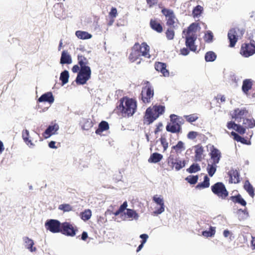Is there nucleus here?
Listing matches in <instances>:
<instances>
[{"mask_svg":"<svg viewBox=\"0 0 255 255\" xmlns=\"http://www.w3.org/2000/svg\"><path fill=\"white\" fill-rule=\"evenodd\" d=\"M213 193L222 199H225L229 194L225 185L222 182H217L211 186Z\"/></svg>","mask_w":255,"mask_h":255,"instance_id":"nucleus-6","label":"nucleus"},{"mask_svg":"<svg viewBox=\"0 0 255 255\" xmlns=\"http://www.w3.org/2000/svg\"><path fill=\"white\" fill-rule=\"evenodd\" d=\"M149 46L145 42H143L140 45L139 52L141 56L147 58H150V56L149 54Z\"/></svg>","mask_w":255,"mask_h":255,"instance_id":"nucleus-22","label":"nucleus"},{"mask_svg":"<svg viewBox=\"0 0 255 255\" xmlns=\"http://www.w3.org/2000/svg\"><path fill=\"white\" fill-rule=\"evenodd\" d=\"M253 81L251 79H247L243 81L242 90L243 92L247 94L253 86Z\"/></svg>","mask_w":255,"mask_h":255,"instance_id":"nucleus-23","label":"nucleus"},{"mask_svg":"<svg viewBox=\"0 0 255 255\" xmlns=\"http://www.w3.org/2000/svg\"><path fill=\"white\" fill-rule=\"evenodd\" d=\"M54 13L55 16L60 19H64L66 17L64 7L61 4H57L54 5Z\"/></svg>","mask_w":255,"mask_h":255,"instance_id":"nucleus-17","label":"nucleus"},{"mask_svg":"<svg viewBox=\"0 0 255 255\" xmlns=\"http://www.w3.org/2000/svg\"><path fill=\"white\" fill-rule=\"evenodd\" d=\"M153 201L160 206L159 208L154 211V214L159 215L164 212L165 211V205L163 199L157 195H155L153 197Z\"/></svg>","mask_w":255,"mask_h":255,"instance_id":"nucleus-13","label":"nucleus"},{"mask_svg":"<svg viewBox=\"0 0 255 255\" xmlns=\"http://www.w3.org/2000/svg\"><path fill=\"white\" fill-rule=\"evenodd\" d=\"M178 160L177 159H174L173 156L170 155L168 158V164L169 166L172 167Z\"/></svg>","mask_w":255,"mask_h":255,"instance_id":"nucleus-57","label":"nucleus"},{"mask_svg":"<svg viewBox=\"0 0 255 255\" xmlns=\"http://www.w3.org/2000/svg\"><path fill=\"white\" fill-rule=\"evenodd\" d=\"M77 59L78 61V64L80 65V68L89 67L88 65L89 64L88 60L85 57L82 55H78Z\"/></svg>","mask_w":255,"mask_h":255,"instance_id":"nucleus-36","label":"nucleus"},{"mask_svg":"<svg viewBox=\"0 0 255 255\" xmlns=\"http://www.w3.org/2000/svg\"><path fill=\"white\" fill-rule=\"evenodd\" d=\"M229 175L232 183H237L240 182L239 173L237 170L230 171Z\"/></svg>","mask_w":255,"mask_h":255,"instance_id":"nucleus-34","label":"nucleus"},{"mask_svg":"<svg viewBox=\"0 0 255 255\" xmlns=\"http://www.w3.org/2000/svg\"><path fill=\"white\" fill-rule=\"evenodd\" d=\"M203 10V8L201 5L196 6L192 11V15L194 18L198 17L200 16Z\"/></svg>","mask_w":255,"mask_h":255,"instance_id":"nucleus-42","label":"nucleus"},{"mask_svg":"<svg viewBox=\"0 0 255 255\" xmlns=\"http://www.w3.org/2000/svg\"><path fill=\"white\" fill-rule=\"evenodd\" d=\"M58 208L59 210H63L64 212H69L72 210L71 206L67 204L60 205Z\"/></svg>","mask_w":255,"mask_h":255,"instance_id":"nucleus-52","label":"nucleus"},{"mask_svg":"<svg viewBox=\"0 0 255 255\" xmlns=\"http://www.w3.org/2000/svg\"><path fill=\"white\" fill-rule=\"evenodd\" d=\"M198 177L196 176H189L186 178V180L187 181L191 184H195L198 180Z\"/></svg>","mask_w":255,"mask_h":255,"instance_id":"nucleus-50","label":"nucleus"},{"mask_svg":"<svg viewBox=\"0 0 255 255\" xmlns=\"http://www.w3.org/2000/svg\"><path fill=\"white\" fill-rule=\"evenodd\" d=\"M76 36L80 39L85 40L92 38V35L90 33L84 31L78 30L75 32Z\"/></svg>","mask_w":255,"mask_h":255,"instance_id":"nucleus-28","label":"nucleus"},{"mask_svg":"<svg viewBox=\"0 0 255 255\" xmlns=\"http://www.w3.org/2000/svg\"><path fill=\"white\" fill-rule=\"evenodd\" d=\"M136 107V102L132 99L124 98L120 100L119 109L122 108V113L125 117L132 116L135 112Z\"/></svg>","mask_w":255,"mask_h":255,"instance_id":"nucleus-1","label":"nucleus"},{"mask_svg":"<svg viewBox=\"0 0 255 255\" xmlns=\"http://www.w3.org/2000/svg\"><path fill=\"white\" fill-rule=\"evenodd\" d=\"M54 98L51 92H47L42 95L38 99L39 102H47L49 104L54 102Z\"/></svg>","mask_w":255,"mask_h":255,"instance_id":"nucleus-21","label":"nucleus"},{"mask_svg":"<svg viewBox=\"0 0 255 255\" xmlns=\"http://www.w3.org/2000/svg\"><path fill=\"white\" fill-rule=\"evenodd\" d=\"M230 199L234 203H237L243 206H246L247 205L246 201L242 197L240 194H238L236 196H233L230 197Z\"/></svg>","mask_w":255,"mask_h":255,"instance_id":"nucleus-30","label":"nucleus"},{"mask_svg":"<svg viewBox=\"0 0 255 255\" xmlns=\"http://www.w3.org/2000/svg\"><path fill=\"white\" fill-rule=\"evenodd\" d=\"M92 214L90 210H85L81 214V218L84 221L88 220L91 217Z\"/></svg>","mask_w":255,"mask_h":255,"instance_id":"nucleus-48","label":"nucleus"},{"mask_svg":"<svg viewBox=\"0 0 255 255\" xmlns=\"http://www.w3.org/2000/svg\"><path fill=\"white\" fill-rule=\"evenodd\" d=\"M23 244L25 249H27L29 252L33 253L36 251V248L34 247V241L27 237H24L22 238Z\"/></svg>","mask_w":255,"mask_h":255,"instance_id":"nucleus-18","label":"nucleus"},{"mask_svg":"<svg viewBox=\"0 0 255 255\" xmlns=\"http://www.w3.org/2000/svg\"><path fill=\"white\" fill-rule=\"evenodd\" d=\"M248 114V111L245 108H237L234 110L232 114V118L238 123L242 122Z\"/></svg>","mask_w":255,"mask_h":255,"instance_id":"nucleus-11","label":"nucleus"},{"mask_svg":"<svg viewBox=\"0 0 255 255\" xmlns=\"http://www.w3.org/2000/svg\"><path fill=\"white\" fill-rule=\"evenodd\" d=\"M153 95V89L147 82V85L142 88L141 93V100L144 103H148L151 102Z\"/></svg>","mask_w":255,"mask_h":255,"instance_id":"nucleus-7","label":"nucleus"},{"mask_svg":"<svg viewBox=\"0 0 255 255\" xmlns=\"http://www.w3.org/2000/svg\"><path fill=\"white\" fill-rule=\"evenodd\" d=\"M151 27L158 32L162 31V27L161 24L154 20L151 19L150 22Z\"/></svg>","mask_w":255,"mask_h":255,"instance_id":"nucleus-39","label":"nucleus"},{"mask_svg":"<svg viewBox=\"0 0 255 255\" xmlns=\"http://www.w3.org/2000/svg\"><path fill=\"white\" fill-rule=\"evenodd\" d=\"M109 14L112 17H113V18L116 17L117 16V9L115 7H112L110 13H109Z\"/></svg>","mask_w":255,"mask_h":255,"instance_id":"nucleus-60","label":"nucleus"},{"mask_svg":"<svg viewBox=\"0 0 255 255\" xmlns=\"http://www.w3.org/2000/svg\"><path fill=\"white\" fill-rule=\"evenodd\" d=\"M69 78V74L67 70H65L61 73L60 80L62 82V85H64L68 82Z\"/></svg>","mask_w":255,"mask_h":255,"instance_id":"nucleus-38","label":"nucleus"},{"mask_svg":"<svg viewBox=\"0 0 255 255\" xmlns=\"http://www.w3.org/2000/svg\"><path fill=\"white\" fill-rule=\"evenodd\" d=\"M189 53V50L187 48H183L180 50L181 54L186 56Z\"/></svg>","mask_w":255,"mask_h":255,"instance_id":"nucleus-64","label":"nucleus"},{"mask_svg":"<svg viewBox=\"0 0 255 255\" xmlns=\"http://www.w3.org/2000/svg\"><path fill=\"white\" fill-rule=\"evenodd\" d=\"M231 134L234 136V138L235 140H236L237 141L243 142V141H242V139H244V138L240 136L238 134H237L235 132L232 131L231 132Z\"/></svg>","mask_w":255,"mask_h":255,"instance_id":"nucleus-58","label":"nucleus"},{"mask_svg":"<svg viewBox=\"0 0 255 255\" xmlns=\"http://www.w3.org/2000/svg\"><path fill=\"white\" fill-rule=\"evenodd\" d=\"M184 117L185 118L187 121L189 123L194 122L198 119V116L195 114H191L190 115L185 116Z\"/></svg>","mask_w":255,"mask_h":255,"instance_id":"nucleus-51","label":"nucleus"},{"mask_svg":"<svg viewBox=\"0 0 255 255\" xmlns=\"http://www.w3.org/2000/svg\"><path fill=\"white\" fill-rule=\"evenodd\" d=\"M155 69L158 72H161L164 77H168L169 72L166 69V64L162 62H156L155 63Z\"/></svg>","mask_w":255,"mask_h":255,"instance_id":"nucleus-19","label":"nucleus"},{"mask_svg":"<svg viewBox=\"0 0 255 255\" xmlns=\"http://www.w3.org/2000/svg\"><path fill=\"white\" fill-rule=\"evenodd\" d=\"M60 63L61 64H70L72 63V57L67 51L63 50L62 52Z\"/></svg>","mask_w":255,"mask_h":255,"instance_id":"nucleus-20","label":"nucleus"},{"mask_svg":"<svg viewBox=\"0 0 255 255\" xmlns=\"http://www.w3.org/2000/svg\"><path fill=\"white\" fill-rule=\"evenodd\" d=\"M61 233L65 235L73 237L76 234V230L69 223L65 222L62 224Z\"/></svg>","mask_w":255,"mask_h":255,"instance_id":"nucleus-15","label":"nucleus"},{"mask_svg":"<svg viewBox=\"0 0 255 255\" xmlns=\"http://www.w3.org/2000/svg\"><path fill=\"white\" fill-rule=\"evenodd\" d=\"M236 124H235L233 122H230L228 123L227 127L229 129H233L235 130V128H236V127H237Z\"/></svg>","mask_w":255,"mask_h":255,"instance_id":"nucleus-62","label":"nucleus"},{"mask_svg":"<svg viewBox=\"0 0 255 255\" xmlns=\"http://www.w3.org/2000/svg\"><path fill=\"white\" fill-rule=\"evenodd\" d=\"M81 125L82 128L83 130H88L93 126L92 121L89 119H83Z\"/></svg>","mask_w":255,"mask_h":255,"instance_id":"nucleus-35","label":"nucleus"},{"mask_svg":"<svg viewBox=\"0 0 255 255\" xmlns=\"http://www.w3.org/2000/svg\"><path fill=\"white\" fill-rule=\"evenodd\" d=\"M244 189L247 191V192L249 193V194L252 197H254V188L253 186L250 183L248 180H246L245 182Z\"/></svg>","mask_w":255,"mask_h":255,"instance_id":"nucleus-37","label":"nucleus"},{"mask_svg":"<svg viewBox=\"0 0 255 255\" xmlns=\"http://www.w3.org/2000/svg\"><path fill=\"white\" fill-rule=\"evenodd\" d=\"M140 238L142 240L141 243L145 244L148 238V236L147 234H143L140 235Z\"/></svg>","mask_w":255,"mask_h":255,"instance_id":"nucleus-63","label":"nucleus"},{"mask_svg":"<svg viewBox=\"0 0 255 255\" xmlns=\"http://www.w3.org/2000/svg\"><path fill=\"white\" fill-rule=\"evenodd\" d=\"M209 181H210V179H209V177L207 175H206L204 177L203 182L201 183L198 184L197 185L196 187L197 188H207L210 185Z\"/></svg>","mask_w":255,"mask_h":255,"instance_id":"nucleus-44","label":"nucleus"},{"mask_svg":"<svg viewBox=\"0 0 255 255\" xmlns=\"http://www.w3.org/2000/svg\"><path fill=\"white\" fill-rule=\"evenodd\" d=\"M59 128V125L56 124H52L49 125L43 133V136L45 138H48L51 135L55 134Z\"/></svg>","mask_w":255,"mask_h":255,"instance_id":"nucleus-14","label":"nucleus"},{"mask_svg":"<svg viewBox=\"0 0 255 255\" xmlns=\"http://www.w3.org/2000/svg\"><path fill=\"white\" fill-rule=\"evenodd\" d=\"M198 27V23H193L188 27L187 30L185 29L183 31V34L196 35V32L197 31Z\"/></svg>","mask_w":255,"mask_h":255,"instance_id":"nucleus-25","label":"nucleus"},{"mask_svg":"<svg viewBox=\"0 0 255 255\" xmlns=\"http://www.w3.org/2000/svg\"><path fill=\"white\" fill-rule=\"evenodd\" d=\"M157 1L158 0H146L147 4L148 5L149 7H151L156 4Z\"/></svg>","mask_w":255,"mask_h":255,"instance_id":"nucleus-61","label":"nucleus"},{"mask_svg":"<svg viewBox=\"0 0 255 255\" xmlns=\"http://www.w3.org/2000/svg\"><path fill=\"white\" fill-rule=\"evenodd\" d=\"M172 149H174L177 153H180L185 149L184 143L182 141H179L176 145L172 147Z\"/></svg>","mask_w":255,"mask_h":255,"instance_id":"nucleus-40","label":"nucleus"},{"mask_svg":"<svg viewBox=\"0 0 255 255\" xmlns=\"http://www.w3.org/2000/svg\"><path fill=\"white\" fill-rule=\"evenodd\" d=\"M216 57V54L213 51L207 52L205 56V59L207 62H213L215 60Z\"/></svg>","mask_w":255,"mask_h":255,"instance_id":"nucleus-41","label":"nucleus"},{"mask_svg":"<svg viewBox=\"0 0 255 255\" xmlns=\"http://www.w3.org/2000/svg\"><path fill=\"white\" fill-rule=\"evenodd\" d=\"M164 110V106L161 105H155L152 108H147L145 112V119L148 122V124L152 123L160 115L162 114Z\"/></svg>","mask_w":255,"mask_h":255,"instance_id":"nucleus-3","label":"nucleus"},{"mask_svg":"<svg viewBox=\"0 0 255 255\" xmlns=\"http://www.w3.org/2000/svg\"><path fill=\"white\" fill-rule=\"evenodd\" d=\"M163 158L162 155L160 153L155 152L152 153L148 161L150 163H157L160 161Z\"/></svg>","mask_w":255,"mask_h":255,"instance_id":"nucleus-31","label":"nucleus"},{"mask_svg":"<svg viewBox=\"0 0 255 255\" xmlns=\"http://www.w3.org/2000/svg\"><path fill=\"white\" fill-rule=\"evenodd\" d=\"M45 226L47 230H49L52 233H57L61 232L62 224L55 219H50L46 221Z\"/></svg>","mask_w":255,"mask_h":255,"instance_id":"nucleus-8","label":"nucleus"},{"mask_svg":"<svg viewBox=\"0 0 255 255\" xmlns=\"http://www.w3.org/2000/svg\"><path fill=\"white\" fill-rule=\"evenodd\" d=\"M91 70L90 67L80 68L75 81L78 85H84L91 78Z\"/></svg>","mask_w":255,"mask_h":255,"instance_id":"nucleus-4","label":"nucleus"},{"mask_svg":"<svg viewBox=\"0 0 255 255\" xmlns=\"http://www.w3.org/2000/svg\"><path fill=\"white\" fill-rule=\"evenodd\" d=\"M162 12L166 17V24L171 27L174 28L177 25L178 20L173 10L164 8L162 10Z\"/></svg>","mask_w":255,"mask_h":255,"instance_id":"nucleus-9","label":"nucleus"},{"mask_svg":"<svg viewBox=\"0 0 255 255\" xmlns=\"http://www.w3.org/2000/svg\"><path fill=\"white\" fill-rule=\"evenodd\" d=\"M236 214L240 221L245 220L249 217L248 216H247L245 214H243L242 213H239V210H238L237 211Z\"/></svg>","mask_w":255,"mask_h":255,"instance_id":"nucleus-56","label":"nucleus"},{"mask_svg":"<svg viewBox=\"0 0 255 255\" xmlns=\"http://www.w3.org/2000/svg\"><path fill=\"white\" fill-rule=\"evenodd\" d=\"M217 164L212 163V164H208L207 166V171L210 176L212 177L215 174L216 171Z\"/></svg>","mask_w":255,"mask_h":255,"instance_id":"nucleus-43","label":"nucleus"},{"mask_svg":"<svg viewBox=\"0 0 255 255\" xmlns=\"http://www.w3.org/2000/svg\"><path fill=\"white\" fill-rule=\"evenodd\" d=\"M198 133L196 131H190L187 134V137L190 139H194L196 138Z\"/></svg>","mask_w":255,"mask_h":255,"instance_id":"nucleus-59","label":"nucleus"},{"mask_svg":"<svg viewBox=\"0 0 255 255\" xmlns=\"http://www.w3.org/2000/svg\"><path fill=\"white\" fill-rule=\"evenodd\" d=\"M244 33L243 29L235 28L230 30L228 32V37L230 41V46L233 47L235 45L238 40L241 38Z\"/></svg>","mask_w":255,"mask_h":255,"instance_id":"nucleus-5","label":"nucleus"},{"mask_svg":"<svg viewBox=\"0 0 255 255\" xmlns=\"http://www.w3.org/2000/svg\"><path fill=\"white\" fill-rule=\"evenodd\" d=\"M186 39L185 43L187 47L189 48L190 50L192 51H195L197 49L196 46L195 45V41L197 39L196 35H193L190 34H183ZM184 37V36H183Z\"/></svg>","mask_w":255,"mask_h":255,"instance_id":"nucleus-12","label":"nucleus"},{"mask_svg":"<svg viewBox=\"0 0 255 255\" xmlns=\"http://www.w3.org/2000/svg\"><path fill=\"white\" fill-rule=\"evenodd\" d=\"M246 128L243 126H241L240 125H237L235 130L238 131L240 134H244L246 131Z\"/></svg>","mask_w":255,"mask_h":255,"instance_id":"nucleus-55","label":"nucleus"},{"mask_svg":"<svg viewBox=\"0 0 255 255\" xmlns=\"http://www.w3.org/2000/svg\"><path fill=\"white\" fill-rule=\"evenodd\" d=\"M213 33L210 30L207 31L204 37V40L207 43H211L213 41Z\"/></svg>","mask_w":255,"mask_h":255,"instance_id":"nucleus-47","label":"nucleus"},{"mask_svg":"<svg viewBox=\"0 0 255 255\" xmlns=\"http://www.w3.org/2000/svg\"><path fill=\"white\" fill-rule=\"evenodd\" d=\"M161 143L163 146V150L165 151L168 147V143L165 137L161 136L160 138Z\"/></svg>","mask_w":255,"mask_h":255,"instance_id":"nucleus-54","label":"nucleus"},{"mask_svg":"<svg viewBox=\"0 0 255 255\" xmlns=\"http://www.w3.org/2000/svg\"><path fill=\"white\" fill-rule=\"evenodd\" d=\"M22 137L24 141L30 147H33L34 145L29 139V132L27 129H24L22 132Z\"/></svg>","mask_w":255,"mask_h":255,"instance_id":"nucleus-26","label":"nucleus"},{"mask_svg":"<svg viewBox=\"0 0 255 255\" xmlns=\"http://www.w3.org/2000/svg\"><path fill=\"white\" fill-rule=\"evenodd\" d=\"M215 228L211 227L209 231H204L202 232V235L205 237H210L214 236L215 234Z\"/></svg>","mask_w":255,"mask_h":255,"instance_id":"nucleus-45","label":"nucleus"},{"mask_svg":"<svg viewBox=\"0 0 255 255\" xmlns=\"http://www.w3.org/2000/svg\"><path fill=\"white\" fill-rule=\"evenodd\" d=\"M254 43V41L253 43L243 44L240 50L241 54L245 57H249L255 53V46Z\"/></svg>","mask_w":255,"mask_h":255,"instance_id":"nucleus-10","label":"nucleus"},{"mask_svg":"<svg viewBox=\"0 0 255 255\" xmlns=\"http://www.w3.org/2000/svg\"><path fill=\"white\" fill-rule=\"evenodd\" d=\"M185 166L184 161L180 160H178L173 165L172 168H175L176 171H178Z\"/></svg>","mask_w":255,"mask_h":255,"instance_id":"nucleus-49","label":"nucleus"},{"mask_svg":"<svg viewBox=\"0 0 255 255\" xmlns=\"http://www.w3.org/2000/svg\"><path fill=\"white\" fill-rule=\"evenodd\" d=\"M201 170L200 166L198 164L193 163L192 164L189 168L187 169V171L189 173H195Z\"/></svg>","mask_w":255,"mask_h":255,"instance_id":"nucleus-46","label":"nucleus"},{"mask_svg":"<svg viewBox=\"0 0 255 255\" xmlns=\"http://www.w3.org/2000/svg\"><path fill=\"white\" fill-rule=\"evenodd\" d=\"M243 125L245 128H253L255 126V121L252 118L243 119Z\"/></svg>","mask_w":255,"mask_h":255,"instance_id":"nucleus-29","label":"nucleus"},{"mask_svg":"<svg viewBox=\"0 0 255 255\" xmlns=\"http://www.w3.org/2000/svg\"><path fill=\"white\" fill-rule=\"evenodd\" d=\"M170 118V122L166 127V130L172 133L179 132L181 129V125L184 124L183 119L174 114L171 115Z\"/></svg>","mask_w":255,"mask_h":255,"instance_id":"nucleus-2","label":"nucleus"},{"mask_svg":"<svg viewBox=\"0 0 255 255\" xmlns=\"http://www.w3.org/2000/svg\"><path fill=\"white\" fill-rule=\"evenodd\" d=\"M109 128V124L107 122L102 121L99 125L98 128L96 130V133L101 134L104 130L108 129Z\"/></svg>","mask_w":255,"mask_h":255,"instance_id":"nucleus-33","label":"nucleus"},{"mask_svg":"<svg viewBox=\"0 0 255 255\" xmlns=\"http://www.w3.org/2000/svg\"><path fill=\"white\" fill-rule=\"evenodd\" d=\"M195 160L196 161H200L202 159L203 148L201 146H200L199 145H197L195 146Z\"/></svg>","mask_w":255,"mask_h":255,"instance_id":"nucleus-27","label":"nucleus"},{"mask_svg":"<svg viewBox=\"0 0 255 255\" xmlns=\"http://www.w3.org/2000/svg\"><path fill=\"white\" fill-rule=\"evenodd\" d=\"M211 159L213 160L212 163L217 164L219 162L221 158V152L217 148H213L210 153Z\"/></svg>","mask_w":255,"mask_h":255,"instance_id":"nucleus-24","label":"nucleus"},{"mask_svg":"<svg viewBox=\"0 0 255 255\" xmlns=\"http://www.w3.org/2000/svg\"><path fill=\"white\" fill-rule=\"evenodd\" d=\"M166 36L168 40H172L174 37V31L173 30L168 28L166 32Z\"/></svg>","mask_w":255,"mask_h":255,"instance_id":"nucleus-53","label":"nucleus"},{"mask_svg":"<svg viewBox=\"0 0 255 255\" xmlns=\"http://www.w3.org/2000/svg\"><path fill=\"white\" fill-rule=\"evenodd\" d=\"M125 214L127 216L128 218L131 219V220H137L139 218V215L136 211L130 209H127Z\"/></svg>","mask_w":255,"mask_h":255,"instance_id":"nucleus-32","label":"nucleus"},{"mask_svg":"<svg viewBox=\"0 0 255 255\" xmlns=\"http://www.w3.org/2000/svg\"><path fill=\"white\" fill-rule=\"evenodd\" d=\"M140 45L138 43H135L132 48L131 52L129 56V59L132 62L137 59L141 55L139 52Z\"/></svg>","mask_w":255,"mask_h":255,"instance_id":"nucleus-16","label":"nucleus"}]
</instances>
